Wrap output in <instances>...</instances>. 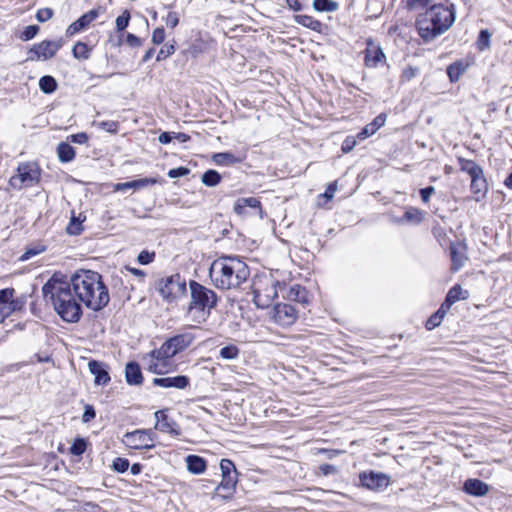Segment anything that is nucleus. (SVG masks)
<instances>
[{"instance_id": "1a4fd4ad", "label": "nucleus", "mask_w": 512, "mask_h": 512, "mask_svg": "<svg viewBox=\"0 0 512 512\" xmlns=\"http://www.w3.org/2000/svg\"><path fill=\"white\" fill-rule=\"evenodd\" d=\"M155 433L148 429H138L127 432L122 442L131 449H152L154 447Z\"/></svg>"}, {"instance_id": "b1692460", "label": "nucleus", "mask_w": 512, "mask_h": 512, "mask_svg": "<svg viewBox=\"0 0 512 512\" xmlns=\"http://www.w3.org/2000/svg\"><path fill=\"white\" fill-rule=\"evenodd\" d=\"M156 182L157 180L155 178H142L128 182L117 183L115 185V191H125L128 189L139 190L147 186L154 185Z\"/></svg>"}, {"instance_id": "f704fd0d", "label": "nucleus", "mask_w": 512, "mask_h": 512, "mask_svg": "<svg viewBox=\"0 0 512 512\" xmlns=\"http://www.w3.org/2000/svg\"><path fill=\"white\" fill-rule=\"evenodd\" d=\"M101 8H95L87 13L83 14L79 19H77L78 26H80L83 29L89 26L91 22H93L100 14Z\"/></svg>"}, {"instance_id": "13d9d810", "label": "nucleus", "mask_w": 512, "mask_h": 512, "mask_svg": "<svg viewBox=\"0 0 512 512\" xmlns=\"http://www.w3.org/2000/svg\"><path fill=\"white\" fill-rule=\"evenodd\" d=\"M188 173H189V169L188 168H186V167H178V168L170 169L168 171V176L170 178H179V177L186 176Z\"/></svg>"}, {"instance_id": "f8f14e48", "label": "nucleus", "mask_w": 512, "mask_h": 512, "mask_svg": "<svg viewBox=\"0 0 512 512\" xmlns=\"http://www.w3.org/2000/svg\"><path fill=\"white\" fill-rule=\"evenodd\" d=\"M360 481L362 486L370 490L380 491L388 487L390 477L384 473L370 471L369 473L361 474Z\"/></svg>"}, {"instance_id": "393cba45", "label": "nucleus", "mask_w": 512, "mask_h": 512, "mask_svg": "<svg viewBox=\"0 0 512 512\" xmlns=\"http://www.w3.org/2000/svg\"><path fill=\"white\" fill-rule=\"evenodd\" d=\"M125 378L129 385H140L143 382V376L140 366L137 362H129L125 368Z\"/></svg>"}, {"instance_id": "412c9836", "label": "nucleus", "mask_w": 512, "mask_h": 512, "mask_svg": "<svg viewBox=\"0 0 512 512\" xmlns=\"http://www.w3.org/2000/svg\"><path fill=\"white\" fill-rule=\"evenodd\" d=\"M450 257H451V261H452L451 269L454 272H456L460 268H462V266L464 265L465 260H466V256L464 254V247L459 243H457V244L451 243Z\"/></svg>"}, {"instance_id": "603ef678", "label": "nucleus", "mask_w": 512, "mask_h": 512, "mask_svg": "<svg viewBox=\"0 0 512 512\" xmlns=\"http://www.w3.org/2000/svg\"><path fill=\"white\" fill-rule=\"evenodd\" d=\"M53 10L51 8H42L37 11L36 19L39 22H46L53 17Z\"/></svg>"}, {"instance_id": "aec40b11", "label": "nucleus", "mask_w": 512, "mask_h": 512, "mask_svg": "<svg viewBox=\"0 0 512 512\" xmlns=\"http://www.w3.org/2000/svg\"><path fill=\"white\" fill-rule=\"evenodd\" d=\"M245 155H235L231 152L216 153L212 156V160L219 166H231L243 162Z\"/></svg>"}, {"instance_id": "49530a36", "label": "nucleus", "mask_w": 512, "mask_h": 512, "mask_svg": "<svg viewBox=\"0 0 512 512\" xmlns=\"http://www.w3.org/2000/svg\"><path fill=\"white\" fill-rule=\"evenodd\" d=\"M83 230L81 222L78 218L73 216L68 224L66 231L69 235H79Z\"/></svg>"}, {"instance_id": "a211bd4d", "label": "nucleus", "mask_w": 512, "mask_h": 512, "mask_svg": "<svg viewBox=\"0 0 512 512\" xmlns=\"http://www.w3.org/2000/svg\"><path fill=\"white\" fill-rule=\"evenodd\" d=\"M385 54L379 46H373L371 44L365 50V65L369 68H375L379 63L385 61Z\"/></svg>"}, {"instance_id": "3c124183", "label": "nucleus", "mask_w": 512, "mask_h": 512, "mask_svg": "<svg viewBox=\"0 0 512 512\" xmlns=\"http://www.w3.org/2000/svg\"><path fill=\"white\" fill-rule=\"evenodd\" d=\"M148 370L155 374H164L166 372V367L162 366V361H157L155 359L150 358Z\"/></svg>"}, {"instance_id": "a18cd8bd", "label": "nucleus", "mask_w": 512, "mask_h": 512, "mask_svg": "<svg viewBox=\"0 0 512 512\" xmlns=\"http://www.w3.org/2000/svg\"><path fill=\"white\" fill-rule=\"evenodd\" d=\"M130 466L129 460L126 458L117 457L113 460L112 469L119 473H124Z\"/></svg>"}, {"instance_id": "9d476101", "label": "nucleus", "mask_w": 512, "mask_h": 512, "mask_svg": "<svg viewBox=\"0 0 512 512\" xmlns=\"http://www.w3.org/2000/svg\"><path fill=\"white\" fill-rule=\"evenodd\" d=\"M272 320L283 327L291 326L297 319V311L287 303L276 304L271 312Z\"/></svg>"}, {"instance_id": "864d4df0", "label": "nucleus", "mask_w": 512, "mask_h": 512, "mask_svg": "<svg viewBox=\"0 0 512 512\" xmlns=\"http://www.w3.org/2000/svg\"><path fill=\"white\" fill-rule=\"evenodd\" d=\"M154 257H155L154 252H149L147 250H143L139 253L137 260L140 264L147 265V264H150L154 260Z\"/></svg>"}, {"instance_id": "9b49d317", "label": "nucleus", "mask_w": 512, "mask_h": 512, "mask_svg": "<svg viewBox=\"0 0 512 512\" xmlns=\"http://www.w3.org/2000/svg\"><path fill=\"white\" fill-rule=\"evenodd\" d=\"M62 47V41H50L45 40L38 44L33 45L30 49V54H32L28 59L29 60H48L54 57L57 51Z\"/></svg>"}, {"instance_id": "de8ad7c7", "label": "nucleus", "mask_w": 512, "mask_h": 512, "mask_svg": "<svg viewBox=\"0 0 512 512\" xmlns=\"http://www.w3.org/2000/svg\"><path fill=\"white\" fill-rule=\"evenodd\" d=\"M86 450V442L84 439H76L70 447L71 454L75 456L82 455Z\"/></svg>"}, {"instance_id": "f257e3e1", "label": "nucleus", "mask_w": 512, "mask_h": 512, "mask_svg": "<svg viewBox=\"0 0 512 512\" xmlns=\"http://www.w3.org/2000/svg\"><path fill=\"white\" fill-rule=\"evenodd\" d=\"M42 295L45 302L53 306L63 321L76 323L81 319L82 303L62 273H54L51 276L42 287Z\"/></svg>"}, {"instance_id": "5701e85b", "label": "nucleus", "mask_w": 512, "mask_h": 512, "mask_svg": "<svg viewBox=\"0 0 512 512\" xmlns=\"http://www.w3.org/2000/svg\"><path fill=\"white\" fill-rule=\"evenodd\" d=\"M169 343L172 345V348L176 353L182 352L187 347H189L194 341L193 334L186 332L182 334L175 335L168 339Z\"/></svg>"}, {"instance_id": "ddd939ff", "label": "nucleus", "mask_w": 512, "mask_h": 512, "mask_svg": "<svg viewBox=\"0 0 512 512\" xmlns=\"http://www.w3.org/2000/svg\"><path fill=\"white\" fill-rule=\"evenodd\" d=\"M474 66H476V57L466 56L451 63L447 67V75L451 82H456L465 72Z\"/></svg>"}, {"instance_id": "6ab92c4d", "label": "nucleus", "mask_w": 512, "mask_h": 512, "mask_svg": "<svg viewBox=\"0 0 512 512\" xmlns=\"http://www.w3.org/2000/svg\"><path fill=\"white\" fill-rule=\"evenodd\" d=\"M459 164L461 170L467 172L471 176V189L473 190L474 193H478L480 189L477 184V179L479 175V168L477 164L472 160L464 158H459Z\"/></svg>"}, {"instance_id": "4d7b16f0", "label": "nucleus", "mask_w": 512, "mask_h": 512, "mask_svg": "<svg viewBox=\"0 0 512 512\" xmlns=\"http://www.w3.org/2000/svg\"><path fill=\"white\" fill-rule=\"evenodd\" d=\"M165 24L170 28H175L179 24L178 13L169 12L165 18Z\"/></svg>"}, {"instance_id": "79ce46f5", "label": "nucleus", "mask_w": 512, "mask_h": 512, "mask_svg": "<svg viewBox=\"0 0 512 512\" xmlns=\"http://www.w3.org/2000/svg\"><path fill=\"white\" fill-rule=\"evenodd\" d=\"M220 470L222 476H236V468L234 463L229 459H222L220 461Z\"/></svg>"}, {"instance_id": "2eb2a0df", "label": "nucleus", "mask_w": 512, "mask_h": 512, "mask_svg": "<svg viewBox=\"0 0 512 512\" xmlns=\"http://www.w3.org/2000/svg\"><path fill=\"white\" fill-rule=\"evenodd\" d=\"M156 419L155 429L164 433H169L173 435H179L178 426L174 421H171L165 411L158 410L154 414Z\"/></svg>"}, {"instance_id": "774afa93", "label": "nucleus", "mask_w": 512, "mask_h": 512, "mask_svg": "<svg viewBox=\"0 0 512 512\" xmlns=\"http://www.w3.org/2000/svg\"><path fill=\"white\" fill-rule=\"evenodd\" d=\"M82 30V28L80 26H78V22L77 20L74 21L73 23H71L67 29H66V35L67 36H73L74 34L80 32Z\"/></svg>"}, {"instance_id": "58836bf2", "label": "nucleus", "mask_w": 512, "mask_h": 512, "mask_svg": "<svg viewBox=\"0 0 512 512\" xmlns=\"http://www.w3.org/2000/svg\"><path fill=\"white\" fill-rule=\"evenodd\" d=\"M313 7L317 11L332 12L337 10L338 4L332 0H314Z\"/></svg>"}, {"instance_id": "473e14b6", "label": "nucleus", "mask_w": 512, "mask_h": 512, "mask_svg": "<svg viewBox=\"0 0 512 512\" xmlns=\"http://www.w3.org/2000/svg\"><path fill=\"white\" fill-rule=\"evenodd\" d=\"M39 88L43 93L50 94L57 89V82L54 77L45 75L39 80Z\"/></svg>"}, {"instance_id": "20e7f679", "label": "nucleus", "mask_w": 512, "mask_h": 512, "mask_svg": "<svg viewBox=\"0 0 512 512\" xmlns=\"http://www.w3.org/2000/svg\"><path fill=\"white\" fill-rule=\"evenodd\" d=\"M454 20V12L447 6L438 4L419 13L416 19V28L419 36L428 42L448 30Z\"/></svg>"}, {"instance_id": "5fc2aeb1", "label": "nucleus", "mask_w": 512, "mask_h": 512, "mask_svg": "<svg viewBox=\"0 0 512 512\" xmlns=\"http://www.w3.org/2000/svg\"><path fill=\"white\" fill-rule=\"evenodd\" d=\"M202 52H203L202 43L200 41H195L191 44V46L187 50H185L184 53L191 55L193 58H196Z\"/></svg>"}, {"instance_id": "7c9ffc66", "label": "nucleus", "mask_w": 512, "mask_h": 512, "mask_svg": "<svg viewBox=\"0 0 512 512\" xmlns=\"http://www.w3.org/2000/svg\"><path fill=\"white\" fill-rule=\"evenodd\" d=\"M406 7L410 11H420L429 9L431 6H437L434 0H405Z\"/></svg>"}, {"instance_id": "7ed1b4c3", "label": "nucleus", "mask_w": 512, "mask_h": 512, "mask_svg": "<svg viewBox=\"0 0 512 512\" xmlns=\"http://www.w3.org/2000/svg\"><path fill=\"white\" fill-rule=\"evenodd\" d=\"M249 276V266L236 256L218 257L209 268L212 284L222 291L239 289Z\"/></svg>"}, {"instance_id": "c9c22d12", "label": "nucleus", "mask_w": 512, "mask_h": 512, "mask_svg": "<svg viewBox=\"0 0 512 512\" xmlns=\"http://www.w3.org/2000/svg\"><path fill=\"white\" fill-rule=\"evenodd\" d=\"M221 181V175L213 169L207 170L202 175V183L208 187H214Z\"/></svg>"}, {"instance_id": "6e6d98bb", "label": "nucleus", "mask_w": 512, "mask_h": 512, "mask_svg": "<svg viewBox=\"0 0 512 512\" xmlns=\"http://www.w3.org/2000/svg\"><path fill=\"white\" fill-rule=\"evenodd\" d=\"M98 126L110 133H116L118 130V123L114 121H102L98 123Z\"/></svg>"}, {"instance_id": "bf43d9fd", "label": "nucleus", "mask_w": 512, "mask_h": 512, "mask_svg": "<svg viewBox=\"0 0 512 512\" xmlns=\"http://www.w3.org/2000/svg\"><path fill=\"white\" fill-rule=\"evenodd\" d=\"M356 145V139L355 137L353 136H348L346 137V139L344 140L343 144H342V151L344 153H349L350 151L353 150V148L355 147Z\"/></svg>"}, {"instance_id": "423d86ee", "label": "nucleus", "mask_w": 512, "mask_h": 512, "mask_svg": "<svg viewBox=\"0 0 512 512\" xmlns=\"http://www.w3.org/2000/svg\"><path fill=\"white\" fill-rule=\"evenodd\" d=\"M284 284L271 277L263 276L253 280L251 285L253 302L259 308H268L278 296V290H283Z\"/></svg>"}, {"instance_id": "e433bc0d", "label": "nucleus", "mask_w": 512, "mask_h": 512, "mask_svg": "<svg viewBox=\"0 0 512 512\" xmlns=\"http://www.w3.org/2000/svg\"><path fill=\"white\" fill-rule=\"evenodd\" d=\"M296 21H297V23H299L307 28H310L314 31H319V29L321 27L320 21L314 19L311 16H307V15L296 16Z\"/></svg>"}, {"instance_id": "8fccbe9b", "label": "nucleus", "mask_w": 512, "mask_h": 512, "mask_svg": "<svg viewBox=\"0 0 512 512\" xmlns=\"http://www.w3.org/2000/svg\"><path fill=\"white\" fill-rule=\"evenodd\" d=\"M166 37L165 30L163 27L156 28L151 37V41L154 45H160L164 42Z\"/></svg>"}, {"instance_id": "39448f33", "label": "nucleus", "mask_w": 512, "mask_h": 512, "mask_svg": "<svg viewBox=\"0 0 512 512\" xmlns=\"http://www.w3.org/2000/svg\"><path fill=\"white\" fill-rule=\"evenodd\" d=\"M190 303L188 312L193 320L201 324L211 315V311L216 308L219 297L216 292L195 280L189 282Z\"/></svg>"}, {"instance_id": "a878e982", "label": "nucleus", "mask_w": 512, "mask_h": 512, "mask_svg": "<svg viewBox=\"0 0 512 512\" xmlns=\"http://www.w3.org/2000/svg\"><path fill=\"white\" fill-rule=\"evenodd\" d=\"M260 201L255 197L248 198H239L234 203V212L238 215H244L246 213V208H260Z\"/></svg>"}, {"instance_id": "bb28decb", "label": "nucleus", "mask_w": 512, "mask_h": 512, "mask_svg": "<svg viewBox=\"0 0 512 512\" xmlns=\"http://www.w3.org/2000/svg\"><path fill=\"white\" fill-rule=\"evenodd\" d=\"M185 461L188 471L192 474H201L206 469V461L198 455H188Z\"/></svg>"}, {"instance_id": "e2e57ef3", "label": "nucleus", "mask_w": 512, "mask_h": 512, "mask_svg": "<svg viewBox=\"0 0 512 512\" xmlns=\"http://www.w3.org/2000/svg\"><path fill=\"white\" fill-rule=\"evenodd\" d=\"M126 43L130 47H140L142 45V40L138 36L128 33L126 35Z\"/></svg>"}, {"instance_id": "6e6552de", "label": "nucleus", "mask_w": 512, "mask_h": 512, "mask_svg": "<svg viewBox=\"0 0 512 512\" xmlns=\"http://www.w3.org/2000/svg\"><path fill=\"white\" fill-rule=\"evenodd\" d=\"M17 171L18 174L10 179V184L15 188H21L22 186L31 187L40 180V169L36 163H21Z\"/></svg>"}, {"instance_id": "4468645a", "label": "nucleus", "mask_w": 512, "mask_h": 512, "mask_svg": "<svg viewBox=\"0 0 512 512\" xmlns=\"http://www.w3.org/2000/svg\"><path fill=\"white\" fill-rule=\"evenodd\" d=\"M154 386L162 388L185 389L190 385V379L185 375L174 377L154 378L152 381Z\"/></svg>"}, {"instance_id": "680f3d73", "label": "nucleus", "mask_w": 512, "mask_h": 512, "mask_svg": "<svg viewBox=\"0 0 512 512\" xmlns=\"http://www.w3.org/2000/svg\"><path fill=\"white\" fill-rule=\"evenodd\" d=\"M442 320L439 319L435 314H432L426 321L425 327L427 330H433L441 324Z\"/></svg>"}, {"instance_id": "ea45409f", "label": "nucleus", "mask_w": 512, "mask_h": 512, "mask_svg": "<svg viewBox=\"0 0 512 512\" xmlns=\"http://www.w3.org/2000/svg\"><path fill=\"white\" fill-rule=\"evenodd\" d=\"M403 219L418 224L423 220V213L418 208L410 207L405 211Z\"/></svg>"}, {"instance_id": "37998d69", "label": "nucleus", "mask_w": 512, "mask_h": 512, "mask_svg": "<svg viewBox=\"0 0 512 512\" xmlns=\"http://www.w3.org/2000/svg\"><path fill=\"white\" fill-rule=\"evenodd\" d=\"M219 354L223 359L232 360L237 358L239 354V349L235 345H228L221 348Z\"/></svg>"}, {"instance_id": "cd10ccee", "label": "nucleus", "mask_w": 512, "mask_h": 512, "mask_svg": "<svg viewBox=\"0 0 512 512\" xmlns=\"http://www.w3.org/2000/svg\"><path fill=\"white\" fill-rule=\"evenodd\" d=\"M285 297L290 301H296L303 304L308 302L306 289L298 284L290 286L286 291Z\"/></svg>"}, {"instance_id": "f3484780", "label": "nucleus", "mask_w": 512, "mask_h": 512, "mask_svg": "<svg viewBox=\"0 0 512 512\" xmlns=\"http://www.w3.org/2000/svg\"><path fill=\"white\" fill-rule=\"evenodd\" d=\"M88 368L91 374L95 376L94 382L96 385H106L110 381V376L102 362L91 360L88 363Z\"/></svg>"}, {"instance_id": "dca6fc26", "label": "nucleus", "mask_w": 512, "mask_h": 512, "mask_svg": "<svg viewBox=\"0 0 512 512\" xmlns=\"http://www.w3.org/2000/svg\"><path fill=\"white\" fill-rule=\"evenodd\" d=\"M176 351L172 348V345L166 340L160 348L152 350L148 357L157 361H162V366L167 367L168 360L176 355Z\"/></svg>"}, {"instance_id": "69168bd1", "label": "nucleus", "mask_w": 512, "mask_h": 512, "mask_svg": "<svg viewBox=\"0 0 512 512\" xmlns=\"http://www.w3.org/2000/svg\"><path fill=\"white\" fill-rule=\"evenodd\" d=\"M95 415H96V413H95V409L93 408V406L86 405L83 416H82V420H83V422H89L93 418H95Z\"/></svg>"}, {"instance_id": "a19ab883", "label": "nucleus", "mask_w": 512, "mask_h": 512, "mask_svg": "<svg viewBox=\"0 0 512 512\" xmlns=\"http://www.w3.org/2000/svg\"><path fill=\"white\" fill-rule=\"evenodd\" d=\"M464 491L474 496H480V480L468 479L464 483Z\"/></svg>"}, {"instance_id": "c85d7f7f", "label": "nucleus", "mask_w": 512, "mask_h": 512, "mask_svg": "<svg viewBox=\"0 0 512 512\" xmlns=\"http://www.w3.org/2000/svg\"><path fill=\"white\" fill-rule=\"evenodd\" d=\"M57 153L59 160L64 163L72 161L75 157L74 148L66 142H61L58 144Z\"/></svg>"}, {"instance_id": "0e129e2a", "label": "nucleus", "mask_w": 512, "mask_h": 512, "mask_svg": "<svg viewBox=\"0 0 512 512\" xmlns=\"http://www.w3.org/2000/svg\"><path fill=\"white\" fill-rule=\"evenodd\" d=\"M435 192V188L433 186H428L426 188L420 189L421 199L424 203H428L431 195Z\"/></svg>"}, {"instance_id": "c03bdc74", "label": "nucleus", "mask_w": 512, "mask_h": 512, "mask_svg": "<svg viewBox=\"0 0 512 512\" xmlns=\"http://www.w3.org/2000/svg\"><path fill=\"white\" fill-rule=\"evenodd\" d=\"M130 21V13L128 10H124L121 15L116 18L115 25L118 32L124 31Z\"/></svg>"}, {"instance_id": "f03ea898", "label": "nucleus", "mask_w": 512, "mask_h": 512, "mask_svg": "<svg viewBox=\"0 0 512 512\" xmlns=\"http://www.w3.org/2000/svg\"><path fill=\"white\" fill-rule=\"evenodd\" d=\"M67 281L78 300L87 308L97 312L108 305L110 301L108 288L98 272L81 269Z\"/></svg>"}, {"instance_id": "0eeeda50", "label": "nucleus", "mask_w": 512, "mask_h": 512, "mask_svg": "<svg viewBox=\"0 0 512 512\" xmlns=\"http://www.w3.org/2000/svg\"><path fill=\"white\" fill-rule=\"evenodd\" d=\"M156 289L166 302L172 303L185 295L186 283L179 274H176L160 279Z\"/></svg>"}, {"instance_id": "4c0bfd02", "label": "nucleus", "mask_w": 512, "mask_h": 512, "mask_svg": "<svg viewBox=\"0 0 512 512\" xmlns=\"http://www.w3.org/2000/svg\"><path fill=\"white\" fill-rule=\"evenodd\" d=\"M175 44H176V41L174 39L171 42L165 43L162 46V48L159 50L156 60L158 62H161V61H164L165 59H167L168 57H170L171 55H173L176 50Z\"/></svg>"}, {"instance_id": "2f4dec72", "label": "nucleus", "mask_w": 512, "mask_h": 512, "mask_svg": "<svg viewBox=\"0 0 512 512\" xmlns=\"http://www.w3.org/2000/svg\"><path fill=\"white\" fill-rule=\"evenodd\" d=\"M91 48L84 42H77L72 48V54L76 59L87 60L91 54Z\"/></svg>"}, {"instance_id": "c756f323", "label": "nucleus", "mask_w": 512, "mask_h": 512, "mask_svg": "<svg viewBox=\"0 0 512 512\" xmlns=\"http://www.w3.org/2000/svg\"><path fill=\"white\" fill-rule=\"evenodd\" d=\"M463 293L467 294V291H463L460 285H455L448 291L444 302L451 307L455 302L466 298Z\"/></svg>"}, {"instance_id": "052dcab7", "label": "nucleus", "mask_w": 512, "mask_h": 512, "mask_svg": "<svg viewBox=\"0 0 512 512\" xmlns=\"http://www.w3.org/2000/svg\"><path fill=\"white\" fill-rule=\"evenodd\" d=\"M13 288H6L0 290V303L6 304L14 296Z\"/></svg>"}, {"instance_id": "09e8293b", "label": "nucleus", "mask_w": 512, "mask_h": 512, "mask_svg": "<svg viewBox=\"0 0 512 512\" xmlns=\"http://www.w3.org/2000/svg\"><path fill=\"white\" fill-rule=\"evenodd\" d=\"M38 31H39V27L38 26H36V25H29V26L25 27V29L21 33L20 38L23 41L31 40L32 38H34L37 35Z\"/></svg>"}, {"instance_id": "338daca9", "label": "nucleus", "mask_w": 512, "mask_h": 512, "mask_svg": "<svg viewBox=\"0 0 512 512\" xmlns=\"http://www.w3.org/2000/svg\"><path fill=\"white\" fill-rule=\"evenodd\" d=\"M69 139L73 143L84 144L87 142L88 136L86 133H77L69 136Z\"/></svg>"}, {"instance_id": "72a5a7b5", "label": "nucleus", "mask_w": 512, "mask_h": 512, "mask_svg": "<svg viewBox=\"0 0 512 512\" xmlns=\"http://www.w3.org/2000/svg\"><path fill=\"white\" fill-rule=\"evenodd\" d=\"M236 483V476H222V480L216 489L227 491V494H225L224 497H229L230 495H232Z\"/></svg>"}, {"instance_id": "4be33fe9", "label": "nucleus", "mask_w": 512, "mask_h": 512, "mask_svg": "<svg viewBox=\"0 0 512 512\" xmlns=\"http://www.w3.org/2000/svg\"><path fill=\"white\" fill-rule=\"evenodd\" d=\"M385 121L386 116L384 114L376 116L370 124L366 125L360 132H358L356 138L358 140H364L367 137L372 136L385 124Z\"/></svg>"}]
</instances>
